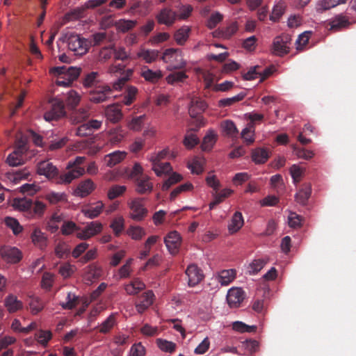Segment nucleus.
Segmentation results:
<instances>
[{
	"label": "nucleus",
	"instance_id": "nucleus-1",
	"mask_svg": "<svg viewBox=\"0 0 356 356\" xmlns=\"http://www.w3.org/2000/svg\"><path fill=\"white\" fill-rule=\"evenodd\" d=\"M54 71L58 74L56 84L59 86H69L79 76L81 70L78 67L66 66L57 67Z\"/></svg>",
	"mask_w": 356,
	"mask_h": 356
},
{
	"label": "nucleus",
	"instance_id": "nucleus-2",
	"mask_svg": "<svg viewBox=\"0 0 356 356\" xmlns=\"http://www.w3.org/2000/svg\"><path fill=\"white\" fill-rule=\"evenodd\" d=\"M161 60L166 63H170L173 69H182L186 66V62L181 56V51L179 49L169 48L165 50L161 56Z\"/></svg>",
	"mask_w": 356,
	"mask_h": 356
},
{
	"label": "nucleus",
	"instance_id": "nucleus-3",
	"mask_svg": "<svg viewBox=\"0 0 356 356\" xmlns=\"http://www.w3.org/2000/svg\"><path fill=\"white\" fill-rule=\"evenodd\" d=\"M144 198H134L129 202L130 217L135 221H142L147 215L148 210L143 203Z\"/></svg>",
	"mask_w": 356,
	"mask_h": 356
},
{
	"label": "nucleus",
	"instance_id": "nucleus-4",
	"mask_svg": "<svg viewBox=\"0 0 356 356\" xmlns=\"http://www.w3.org/2000/svg\"><path fill=\"white\" fill-rule=\"evenodd\" d=\"M67 43L69 49L74 51L76 55H83L89 49L88 41L78 35H70L67 38Z\"/></svg>",
	"mask_w": 356,
	"mask_h": 356
},
{
	"label": "nucleus",
	"instance_id": "nucleus-5",
	"mask_svg": "<svg viewBox=\"0 0 356 356\" xmlns=\"http://www.w3.org/2000/svg\"><path fill=\"white\" fill-rule=\"evenodd\" d=\"M291 38L285 35L277 36L273 40L271 52L275 56H283L289 52V43Z\"/></svg>",
	"mask_w": 356,
	"mask_h": 356
},
{
	"label": "nucleus",
	"instance_id": "nucleus-6",
	"mask_svg": "<svg viewBox=\"0 0 356 356\" xmlns=\"http://www.w3.org/2000/svg\"><path fill=\"white\" fill-rule=\"evenodd\" d=\"M66 114L65 106L62 101L55 99L52 102L51 108L44 114V118L46 121L50 122L57 120Z\"/></svg>",
	"mask_w": 356,
	"mask_h": 356
},
{
	"label": "nucleus",
	"instance_id": "nucleus-7",
	"mask_svg": "<svg viewBox=\"0 0 356 356\" xmlns=\"http://www.w3.org/2000/svg\"><path fill=\"white\" fill-rule=\"evenodd\" d=\"M37 172L45 176L48 179H52L58 176L59 171L56 165L49 161H42L37 165Z\"/></svg>",
	"mask_w": 356,
	"mask_h": 356
},
{
	"label": "nucleus",
	"instance_id": "nucleus-8",
	"mask_svg": "<svg viewBox=\"0 0 356 356\" xmlns=\"http://www.w3.org/2000/svg\"><path fill=\"white\" fill-rule=\"evenodd\" d=\"M203 126H204V122H203V120L198 118L195 122V127L189 129L187 131V133L184 137L183 142L184 145L186 148L192 149L199 143V138L195 134H193L191 131H197L199 129Z\"/></svg>",
	"mask_w": 356,
	"mask_h": 356
},
{
	"label": "nucleus",
	"instance_id": "nucleus-9",
	"mask_svg": "<svg viewBox=\"0 0 356 356\" xmlns=\"http://www.w3.org/2000/svg\"><path fill=\"white\" fill-rule=\"evenodd\" d=\"M177 13L170 8H163L156 15V19L159 24L172 26L177 19Z\"/></svg>",
	"mask_w": 356,
	"mask_h": 356
},
{
	"label": "nucleus",
	"instance_id": "nucleus-10",
	"mask_svg": "<svg viewBox=\"0 0 356 356\" xmlns=\"http://www.w3.org/2000/svg\"><path fill=\"white\" fill-rule=\"evenodd\" d=\"M207 103L200 97H194L191 99L188 113L192 118H196L195 121L199 119H204L199 115H201L207 108Z\"/></svg>",
	"mask_w": 356,
	"mask_h": 356
},
{
	"label": "nucleus",
	"instance_id": "nucleus-11",
	"mask_svg": "<svg viewBox=\"0 0 356 356\" xmlns=\"http://www.w3.org/2000/svg\"><path fill=\"white\" fill-rule=\"evenodd\" d=\"M111 93V89L108 86H97L90 92L89 99L94 103L105 102Z\"/></svg>",
	"mask_w": 356,
	"mask_h": 356
},
{
	"label": "nucleus",
	"instance_id": "nucleus-12",
	"mask_svg": "<svg viewBox=\"0 0 356 356\" xmlns=\"http://www.w3.org/2000/svg\"><path fill=\"white\" fill-rule=\"evenodd\" d=\"M164 243L172 254H175L178 252L179 246L181 245V236L179 234L176 232H170L164 239Z\"/></svg>",
	"mask_w": 356,
	"mask_h": 356
},
{
	"label": "nucleus",
	"instance_id": "nucleus-13",
	"mask_svg": "<svg viewBox=\"0 0 356 356\" xmlns=\"http://www.w3.org/2000/svg\"><path fill=\"white\" fill-rule=\"evenodd\" d=\"M186 275L188 278V285L191 286H195L202 281L204 275L201 269L195 264L189 265L186 270Z\"/></svg>",
	"mask_w": 356,
	"mask_h": 356
},
{
	"label": "nucleus",
	"instance_id": "nucleus-14",
	"mask_svg": "<svg viewBox=\"0 0 356 356\" xmlns=\"http://www.w3.org/2000/svg\"><path fill=\"white\" fill-rule=\"evenodd\" d=\"M245 298L244 291L241 288H232L228 291L227 301L231 307H237Z\"/></svg>",
	"mask_w": 356,
	"mask_h": 356
},
{
	"label": "nucleus",
	"instance_id": "nucleus-15",
	"mask_svg": "<svg viewBox=\"0 0 356 356\" xmlns=\"http://www.w3.org/2000/svg\"><path fill=\"white\" fill-rule=\"evenodd\" d=\"M154 294L152 291H147L141 295L139 301L136 304V308L138 313L142 314L154 302Z\"/></svg>",
	"mask_w": 356,
	"mask_h": 356
},
{
	"label": "nucleus",
	"instance_id": "nucleus-16",
	"mask_svg": "<svg viewBox=\"0 0 356 356\" xmlns=\"http://www.w3.org/2000/svg\"><path fill=\"white\" fill-rule=\"evenodd\" d=\"M95 189V184L90 179L81 181L74 190V195L81 197H85L90 195Z\"/></svg>",
	"mask_w": 356,
	"mask_h": 356
},
{
	"label": "nucleus",
	"instance_id": "nucleus-17",
	"mask_svg": "<svg viewBox=\"0 0 356 356\" xmlns=\"http://www.w3.org/2000/svg\"><path fill=\"white\" fill-rule=\"evenodd\" d=\"M2 257L10 263H17L22 259V253L17 248L5 247L0 250Z\"/></svg>",
	"mask_w": 356,
	"mask_h": 356
},
{
	"label": "nucleus",
	"instance_id": "nucleus-18",
	"mask_svg": "<svg viewBox=\"0 0 356 356\" xmlns=\"http://www.w3.org/2000/svg\"><path fill=\"white\" fill-rule=\"evenodd\" d=\"M106 119L113 122L117 123L122 118L121 107L119 104L108 106L105 110Z\"/></svg>",
	"mask_w": 356,
	"mask_h": 356
},
{
	"label": "nucleus",
	"instance_id": "nucleus-19",
	"mask_svg": "<svg viewBox=\"0 0 356 356\" xmlns=\"http://www.w3.org/2000/svg\"><path fill=\"white\" fill-rule=\"evenodd\" d=\"M69 171L63 175L59 176L58 183L59 184H70L74 179L79 177L85 173L84 168H70Z\"/></svg>",
	"mask_w": 356,
	"mask_h": 356
},
{
	"label": "nucleus",
	"instance_id": "nucleus-20",
	"mask_svg": "<svg viewBox=\"0 0 356 356\" xmlns=\"http://www.w3.org/2000/svg\"><path fill=\"white\" fill-rule=\"evenodd\" d=\"M102 270L96 264H92L84 269V279L88 282H92L101 277Z\"/></svg>",
	"mask_w": 356,
	"mask_h": 356
},
{
	"label": "nucleus",
	"instance_id": "nucleus-21",
	"mask_svg": "<svg viewBox=\"0 0 356 356\" xmlns=\"http://www.w3.org/2000/svg\"><path fill=\"white\" fill-rule=\"evenodd\" d=\"M31 238L33 244L40 250H44L47 246V238L40 229H35Z\"/></svg>",
	"mask_w": 356,
	"mask_h": 356
},
{
	"label": "nucleus",
	"instance_id": "nucleus-22",
	"mask_svg": "<svg viewBox=\"0 0 356 356\" xmlns=\"http://www.w3.org/2000/svg\"><path fill=\"white\" fill-rule=\"evenodd\" d=\"M4 305L10 313H14L23 307V303L17 296L10 294L4 300Z\"/></svg>",
	"mask_w": 356,
	"mask_h": 356
},
{
	"label": "nucleus",
	"instance_id": "nucleus-23",
	"mask_svg": "<svg viewBox=\"0 0 356 356\" xmlns=\"http://www.w3.org/2000/svg\"><path fill=\"white\" fill-rule=\"evenodd\" d=\"M125 152L115 151L105 156L104 161L107 166L112 168L120 163L126 157Z\"/></svg>",
	"mask_w": 356,
	"mask_h": 356
},
{
	"label": "nucleus",
	"instance_id": "nucleus-24",
	"mask_svg": "<svg viewBox=\"0 0 356 356\" xmlns=\"http://www.w3.org/2000/svg\"><path fill=\"white\" fill-rule=\"evenodd\" d=\"M136 191L140 194L150 193L153 188V185L149 181V177L147 176L136 178Z\"/></svg>",
	"mask_w": 356,
	"mask_h": 356
},
{
	"label": "nucleus",
	"instance_id": "nucleus-25",
	"mask_svg": "<svg viewBox=\"0 0 356 356\" xmlns=\"http://www.w3.org/2000/svg\"><path fill=\"white\" fill-rule=\"evenodd\" d=\"M159 53L156 49H141L137 53V57L144 60L146 63H152L157 60Z\"/></svg>",
	"mask_w": 356,
	"mask_h": 356
},
{
	"label": "nucleus",
	"instance_id": "nucleus-26",
	"mask_svg": "<svg viewBox=\"0 0 356 356\" xmlns=\"http://www.w3.org/2000/svg\"><path fill=\"white\" fill-rule=\"evenodd\" d=\"M141 76L143 77L147 81L151 83H156L163 76L160 70L153 71L149 69L147 66H144L141 70Z\"/></svg>",
	"mask_w": 356,
	"mask_h": 356
},
{
	"label": "nucleus",
	"instance_id": "nucleus-27",
	"mask_svg": "<svg viewBox=\"0 0 356 356\" xmlns=\"http://www.w3.org/2000/svg\"><path fill=\"white\" fill-rule=\"evenodd\" d=\"M243 223L244 220L242 213L239 211H236L228 225L229 232L232 234L237 232L243 227Z\"/></svg>",
	"mask_w": 356,
	"mask_h": 356
},
{
	"label": "nucleus",
	"instance_id": "nucleus-28",
	"mask_svg": "<svg viewBox=\"0 0 356 356\" xmlns=\"http://www.w3.org/2000/svg\"><path fill=\"white\" fill-rule=\"evenodd\" d=\"M312 193V186L310 184L304 185L302 188L296 195V200L298 203L305 205L307 204Z\"/></svg>",
	"mask_w": 356,
	"mask_h": 356
},
{
	"label": "nucleus",
	"instance_id": "nucleus-29",
	"mask_svg": "<svg viewBox=\"0 0 356 356\" xmlns=\"http://www.w3.org/2000/svg\"><path fill=\"white\" fill-rule=\"evenodd\" d=\"M217 138L218 136L213 131H209L202 140V143L201 145L202 150L210 151L216 143Z\"/></svg>",
	"mask_w": 356,
	"mask_h": 356
},
{
	"label": "nucleus",
	"instance_id": "nucleus-30",
	"mask_svg": "<svg viewBox=\"0 0 356 356\" xmlns=\"http://www.w3.org/2000/svg\"><path fill=\"white\" fill-rule=\"evenodd\" d=\"M269 158L266 149L257 148L252 152V159L256 164L265 163Z\"/></svg>",
	"mask_w": 356,
	"mask_h": 356
},
{
	"label": "nucleus",
	"instance_id": "nucleus-31",
	"mask_svg": "<svg viewBox=\"0 0 356 356\" xmlns=\"http://www.w3.org/2000/svg\"><path fill=\"white\" fill-rule=\"evenodd\" d=\"M236 270L234 269L223 270L218 277V281L221 285L227 286L230 284L235 278Z\"/></svg>",
	"mask_w": 356,
	"mask_h": 356
},
{
	"label": "nucleus",
	"instance_id": "nucleus-32",
	"mask_svg": "<svg viewBox=\"0 0 356 356\" xmlns=\"http://www.w3.org/2000/svg\"><path fill=\"white\" fill-rule=\"evenodd\" d=\"M104 207V204L102 201H98L95 207L83 210V213L88 218L93 219L99 216Z\"/></svg>",
	"mask_w": 356,
	"mask_h": 356
},
{
	"label": "nucleus",
	"instance_id": "nucleus-33",
	"mask_svg": "<svg viewBox=\"0 0 356 356\" xmlns=\"http://www.w3.org/2000/svg\"><path fill=\"white\" fill-rule=\"evenodd\" d=\"M152 170L155 172L157 176H161L163 174H167L172 170V168L168 162L161 163L152 160Z\"/></svg>",
	"mask_w": 356,
	"mask_h": 356
},
{
	"label": "nucleus",
	"instance_id": "nucleus-34",
	"mask_svg": "<svg viewBox=\"0 0 356 356\" xmlns=\"http://www.w3.org/2000/svg\"><path fill=\"white\" fill-rule=\"evenodd\" d=\"M145 284L138 279H135L130 284L125 286L124 289L127 294L135 295L144 289Z\"/></svg>",
	"mask_w": 356,
	"mask_h": 356
},
{
	"label": "nucleus",
	"instance_id": "nucleus-35",
	"mask_svg": "<svg viewBox=\"0 0 356 356\" xmlns=\"http://www.w3.org/2000/svg\"><path fill=\"white\" fill-rule=\"evenodd\" d=\"M137 93L138 89L135 86H128L125 89L122 102L124 105H131L135 100Z\"/></svg>",
	"mask_w": 356,
	"mask_h": 356
},
{
	"label": "nucleus",
	"instance_id": "nucleus-36",
	"mask_svg": "<svg viewBox=\"0 0 356 356\" xmlns=\"http://www.w3.org/2000/svg\"><path fill=\"white\" fill-rule=\"evenodd\" d=\"M24 154L14 150L8 156L6 162L10 166L13 167L23 165L24 163Z\"/></svg>",
	"mask_w": 356,
	"mask_h": 356
},
{
	"label": "nucleus",
	"instance_id": "nucleus-37",
	"mask_svg": "<svg viewBox=\"0 0 356 356\" xmlns=\"http://www.w3.org/2000/svg\"><path fill=\"white\" fill-rule=\"evenodd\" d=\"M349 24L350 22L346 17L337 15L330 22V29L332 31H339L342 28L347 27Z\"/></svg>",
	"mask_w": 356,
	"mask_h": 356
},
{
	"label": "nucleus",
	"instance_id": "nucleus-38",
	"mask_svg": "<svg viewBox=\"0 0 356 356\" xmlns=\"http://www.w3.org/2000/svg\"><path fill=\"white\" fill-rule=\"evenodd\" d=\"M190 31V28L186 26L178 29L174 35L176 42L179 45H183L188 40Z\"/></svg>",
	"mask_w": 356,
	"mask_h": 356
},
{
	"label": "nucleus",
	"instance_id": "nucleus-39",
	"mask_svg": "<svg viewBox=\"0 0 356 356\" xmlns=\"http://www.w3.org/2000/svg\"><path fill=\"white\" fill-rule=\"evenodd\" d=\"M147 5L145 1L134 0L130 3L129 12L132 14L146 15Z\"/></svg>",
	"mask_w": 356,
	"mask_h": 356
},
{
	"label": "nucleus",
	"instance_id": "nucleus-40",
	"mask_svg": "<svg viewBox=\"0 0 356 356\" xmlns=\"http://www.w3.org/2000/svg\"><path fill=\"white\" fill-rule=\"evenodd\" d=\"M254 131L255 127L254 124L252 123H249L248 126L241 131V138L248 145H250L254 143Z\"/></svg>",
	"mask_w": 356,
	"mask_h": 356
},
{
	"label": "nucleus",
	"instance_id": "nucleus-41",
	"mask_svg": "<svg viewBox=\"0 0 356 356\" xmlns=\"http://www.w3.org/2000/svg\"><path fill=\"white\" fill-rule=\"evenodd\" d=\"M116 325V318L114 314H111L99 327V332L102 334L108 333L113 327Z\"/></svg>",
	"mask_w": 356,
	"mask_h": 356
},
{
	"label": "nucleus",
	"instance_id": "nucleus-42",
	"mask_svg": "<svg viewBox=\"0 0 356 356\" xmlns=\"http://www.w3.org/2000/svg\"><path fill=\"white\" fill-rule=\"evenodd\" d=\"M221 127L224 131V133L230 137L236 136L238 133V131L235 125V124L232 120H225L221 123Z\"/></svg>",
	"mask_w": 356,
	"mask_h": 356
},
{
	"label": "nucleus",
	"instance_id": "nucleus-43",
	"mask_svg": "<svg viewBox=\"0 0 356 356\" xmlns=\"http://www.w3.org/2000/svg\"><path fill=\"white\" fill-rule=\"evenodd\" d=\"M29 307L31 313L37 314L43 309L44 302L38 296H31L30 297Z\"/></svg>",
	"mask_w": 356,
	"mask_h": 356
},
{
	"label": "nucleus",
	"instance_id": "nucleus-44",
	"mask_svg": "<svg viewBox=\"0 0 356 356\" xmlns=\"http://www.w3.org/2000/svg\"><path fill=\"white\" fill-rule=\"evenodd\" d=\"M127 191L125 186L113 185L107 192V197L110 200H113L117 197L122 196Z\"/></svg>",
	"mask_w": 356,
	"mask_h": 356
},
{
	"label": "nucleus",
	"instance_id": "nucleus-45",
	"mask_svg": "<svg viewBox=\"0 0 356 356\" xmlns=\"http://www.w3.org/2000/svg\"><path fill=\"white\" fill-rule=\"evenodd\" d=\"M136 25V20L120 19L115 22V26L118 31L125 33L132 29Z\"/></svg>",
	"mask_w": 356,
	"mask_h": 356
},
{
	"label": "nucleus",
	"instance_id": "nucleus-46",
	"mask_svg": "<svg viewBox=\"0 0 356 356\" xmlns=\"http://www.w3.org/2000/svg\"><path fill=\"white\" fill-rule=\"evenodd\" d=\"M245 97V92H240L236 96L232 97H228L225 99H221L218 102V106L220 107H227L233 105L234 104L240 102L244 99Z\"/></svg>",
	"mask_w": 356,
	"mask_h": 356
},
{
	"label": "nucleus",
	"instance_id": "nucleus-47",
	"mask_svg": "<svg viewBox=\"0 0 356 356\" xmlns=\"http://www.w3.org/2000/svg\"><path fill=\"white\" fill-rule=\"evenodd\" d=\"M267 264V261L264 259H254L248 266V273L250 275L258 273Z\"/></svg>",
	"mask_w": 356,
	"mask_h": 356
},
{
	"label": "nucleus",
	"instance_id": "nucleus-48",
	"mask_svg": "<svg viewBox=\"0 0 356 356\" xmlns=\"http://www.w3.org/2000/svg\"><path fill=\"white\" fill-rule=\"evenodd\" d=\"M14 206L21 211H31L33 207V201L26 197L15 199Z\"/></svg>",
	"mask_w": 356,
	"mask_h": 356
},
{
	"label": "nucleus",
	"instance_id": "nucleus-49",
	"mask_svg": "<svg viewBox=\"0 0 356 356\" xmlns=\"http://www.w3.org/2000/svg\"><path fill=\"white\" fill-rule=\"evenodd\" d=\"M30 175L31 174L29 170L26 168H25L22 170L13 171L10 175V179L13 180V181H14L15 183H18L22 180L28 179Z\"/></svg>",
	"mask_w": 356,
	"mask_h": 356
},
{
	"label": "nucleus",
	"instance_id": "nucleus-50",
	"mask_svg": "<svg viewBox=\"0 0 356 356\" xmlns=\"http://www.w3.org/2000/svg\"><path fill=\"white\" fill-rule=\"evenodd\" d=\"M124 134L122 130L117 129L111 130L108 134V141L112 145H116L124 138Z\"/></svg>",
	"mask_w": 356,
	"mask_h": 356
},
{
	"label": "nucleus",
	"instance_id": "nucleus-51",
	"mask_svg": "<svg viewBox=\"0 0 356 356\" xmlns=\"http://www.w3.org/2000/svg\"><path fill=\"white\" fill-rule=\"evenodd\" d=\"M111 228L116 236H119L124 228V219L122 216L115 217L111 222Z\"/></svg>",
	"mask_w": 356,
	"mask_h": 356
},
{
	"label": "nucleus",
	"instance_id": "nucleus-52",
	"mask_svg": "<svg viewBox=\"0 0 356 356\" xmlns=\"http://www.w3.org/2000/svg\"><path fill=\"white\" fill-rule=\"evenodd\" d=\"M232 329L236 332L244 333V332H254L257 330L255 325H248L241 321H235L232 324Z\"/></svg>",
	"mask_w": 356,
	"mask_h": 356
},
{
	"label": "nucleus",
	"instance_id": "nucleus-53",
	"mask_svg": "<svg viewBox=\"0 0 356 356\" xmlns=\"http://www.w3.org/2000/svg\"><path fill=\"white\" fill-rule=\"evenodd\" d=\"M88 116V112L85 108H80L79 110L73 111L71 113V120L74 124H78Z\"/></svg>",
	"mask_w": 356,
	"mask_h": 356
},
{
	"label": "nucleus",
	"instance_id": "nucleus-54",
	"mask_svg": "<svg viewBox=\"0 0 356 356\" xmlns=\"http://www.w3.org/2000/svg\"><path fill=\"white\" fill-rule=\"evenodd\" d=\"M85 229L86 230V233L88 234L87 236L92 237L101 232L102 229V225L98 221H92L88 223L86 226Z\"/></svg>",
	"mask_w": 356,
	"mask_h": 356
},
{
	"label": "nucleus",
	"instance_id": "nucleus-55",
	"mask_svg": "<svg viewBox=\"0 0 356 356\" xmlns=\"http://www.w3.org/2000/svg\"><path fill=\"white\" fill-rule=\"evenodd\" d=\"M66 299V302L60 303L61 307L65 309H72L79 303V297L71 292L67 293Z\"/></svg>",
	"mask_w": 356,
	"mask_h": 356
},
{
	"label": "nucleus",
	"instance_id": "nucleus-56",
	"mask_svg": "<svg viewBox=\"0 0 356 356\" xmlns=\"http://www.w3.org/2000/svg\"><path fill=\"white\" fill-rule=\"evenodd\" d=\"M145 118H146L145 115H142L140 116L133 118L128 122L129 129H130L131 130H133V131L140 130L143 125Z\"/></svg>",
	"mask_w": 356,
	"mask_h": 356
},
{
	"label": "nucleus",
	"instance_id": "nucleus-57",
	"mask_svg": "<svg viewBox=\"0 0 356 356\" xmlns=\"http://www.w3.org/2000/svg\"><path fill=\"white\" fill-rule=\"evenodd\" d=\"M127 234L134 240H140L146 234L145 230L139 226H131Z\"/></svg>",
	"mask_w": 356,
	"mask_h": 356
},
{
	"label": "nucleus",
	"instance_id": "nucleus-58",
	"mask_svg": "<svg viewBox=\"0 0 356 356\" xmlns=\"http://www.w3.org/2000/svg\"><path fill=\"white\" fill-rule=\"evenodd\" d=\"M28 149V140L25 136H22L16 139L15 151L25 154Z\"/></svg>",
	"mask_w": 356,
	"mask_h": 356
},
{
	"label": "nucleus",
	"instance_id": "nucleus-59",
	"mask_svg": "<svg viewBox=\"0 0 356 356\" xmlns=\"http://www.w3.org/2000/svg\"><path fill=\"white\" fill-rule=\"evenodd\" d=\"M156 344L161 350L167 353L174 352L176 348L175 343L162 339H157Z\"/></svg>",
	"mask_w": 356,
	"mask_h": 356
},
{
	"label": "nucleus",
	"instance_id": "nucleus-60",
	"mask_svg": "<svg viewBox=\"0 0 356 356\" xmlns=\"http://www.w3.org/2000/svg\"><path fill=\"white\" fill-rule=\"evenodd\" d=\"M304 218L295 212H290L288 217L289 225L293 228H298L302 226Z\"/></svg>",
	"mask_w": 356,
	"mask_h": 356
},
{
	"label": "nucleus",
	"instance_id": "nucleus-61",
	"mask_svg": "<svg viewBox=\"0 0 356 356\" xmlns=\"http://www.w3.org/2000/svg\"><path fill=\"white\" fill-rule=\"evenodd\" d=\"M6 225L10 227L14 234L17 235L22 231V227L19 225V222L14 218L6 217L5 219Z\"/></svg>",
	"mask_w": 356,
	"mask_h": 356
},
{
	"label": "nucleus",
	"instance_id": "nucleus-62",
	"mask_svg": "<svg viewBox=\"0 0 356 356\" xmlns=\"http://www.w3.org/2000/svg\"><path fill=\"white\" fill-rule=\"evenodd\" d=\"M312 33V31H305L299 35L296 40V48L298 51H302L303 47L307 44Z\"/></svg>",
	"mask_w": 356,
	"mask_h": 356
},
{
	"label": "nucleus",
	"instance_id": "nucleus-63",
	"mask_svg": "<svg viewBox=\"0 0 356 356\" xmlns=\"http://www.w3.org/2000/svg\"><path fill=\"white\" fill-rule=\"evenodd\" d=\"M80 97L77 92L74 90H70L68 92L67 99L65 100L67 106L72 109L74 108L78 105Z\"/></svg>",
	"mask_w": 356,
	"mask_h": 356
},
{
	"label": "nucleus",
	"instance_id": "nucleus-64",
	"mask_svg": "<svg viewBox=\"0 0 356 356\" xmlns=\"http://www.w3.org/2000/svg\"><path fill=\"white\" fill-rule=\"evenodd\" d=\"M188 76L184 72H176L171 73L166 77V81L169 84H174L177 82H182Z\"/></svg>",
	"mask_w": 356,
	"mask_h": 356
}]
</instances>
